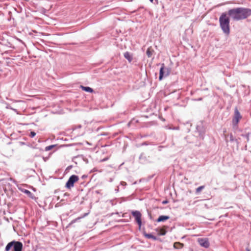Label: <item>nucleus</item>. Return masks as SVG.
I'll use <instances>...</instances> for the list:
<instances>
[{"label": "nucleus", "mask_w": 251, "mask_h": 251, "mask_svg": "<svg viewBox=\"0 0 251 251\" xmlns=\"http://www.w3.org/2000/svg\"><path fill=\"white\" fill-rule=\"evenodd\" d=\"M228 15L235 21L245 19L251 15V10L242 7L233 8L228 11Z\"/></svg>", "instance_id": "obj_1"}, {"label": "nucleus", "mask_w": 251, "mask_h": 251, "mask_svg": "<svg viewBox=\"0 0 251 251\" xmlns=\"http://www.w3.org/2000/svg\"><path fill=\"white\" fill-rule=\"evenodd\" d=\"M226 13H223L219 18V23L223 31L228 35L230 33L229 18Z\"/></svg>", "instance_id": "obj_2"}, {"label": "nucleus", "mask_w": 251, "mask_h": 251, "mask_svg": "<svg viewBox=\"0 0 251 251\" xmlns=\"http://www.w3.org/2000/svg\"><path fill=\"white\" fill-rule=\"evenodd\" d=\"M12 247H13V250L12 251H22L23 245L20 242L13 241L8 243L5 247V251H9Z\"/></svg>", "instance_id": "obj_3"}, {"label": "nucleus", "mask_w": 251, "mask_h": 251, "mask_svg": "<svg viewBox=\"0 0 251 251\" xmlns=\"http://www.w3.org/2000/svg\"><path fill=\"white\" fill-rule=\"evenodd\" d=\"M79 177L77 176L76 175H72L71 176L68 181L66 183V187H67L68 189H70L71 188L73 187L74 185V183L75 182H76L78 181Z\"/></svg>", "instance_id": "obj_4"}, {"label": "nucleus", "mask_w": 251, "mask_h": 251, "mask_svg": "<svg viewBox=\"0 0 251 251\" xmlns=\"http://www.w3.org/2000/svg\"><path fill=\"white\" fill-rule=\"evenodd\" d=\"M170 69L168 68H165L164 64H162V67L160 69L159 79L161 80L163 76H166L170 74Z\"/></svg>", "instance_id": "obj_5"}, {"label": "nucleus", "mask_w": 251, "mask_h": 251, "mask_svg": "<svg viewBox=\"0 0 251 251\" xmlns=\"http://www.w3.org/2000/svg\"><path fill=\"white\" fill-rule=\"evenodd\" d=\"M242 116L241 115L237 108L234 109V115L232 119V124L234 126H237L239 121L241 119Z\"/></svg>", "instance_id": "obj_6"}, {"label": "nucleus", "mask_w": 251, "mask_h": 251, "mask_svg": "<svg viewBox=\"0 0 251 251\" xmlns=\"http://www.w3.org/2000/svg\"><path fill=\"white\" fill-rule=\"evenodd\" d=\"M132 214L135 217L136 222L138 224L139 227H140L142 224L141 213L138 211H132Z\"/></svg>", "instance_id": "obj_7"}, {"label": "nucleus", "mask_w": 251, "mask_h": 251, "mask_svg": "<svg viewBox=\"0 0 251 251\" xmlns=\"http://www.w3.org/2000/svg\"><path fill=\"white\" fill-rule=\"evenodd\" d=\"M198 242L201 247L207 248L209 246L208 239L206 238H198Z\"/></svg>", "instance_id": "obj_8"}, {"label": "nucleus", "mask_w": 251, "mask_h": 251, "mask_svg": "<svg viewBox=\"0 0 251 251\" xmlns=\"http://www.w3.org/2000/svg\"><path fill=\"white\" fill-rule=\"evenodd\" d=\"M168 228V226H164L161 228H157L155 229V231L157 233V234L159 236L165 235L167 231L166 229Z\"/></svg>", "instance_id": "obj_9"}, {"label": "nucleus", "mask_w": 251, "mask_h": 251, "mask_svg": "<svg viewBox=\"0 0 251 251\" xmlns=\"http://www.w3.org/2000/svg\"><path fill=\"white\" fill-rule=\"evenodd\" d=\"M169 218H170V217L168 216L161 215V216H160L158 217V218L156 220V222H164L165 221L168 220Z\"/></svg>", "instance_id": "obj_10"}, {"label": "nucleus", "mask_w": 251, "mask_h": 251, "mask_svg": "<svg viewBox=\"0 0 251 251\" xmlns=\"http://www.w3.org/2000/svg\"><path fill=\"white\" fill-rule=\"evenodd\" d=\"M154 51L151 47H150L148 48L146 53L148 57H151Z\"/></svg>", "instance_id": "obj_11"}, {"label": "nucleus", "mask_w": 251, "mask_h": 251, "mask_svg": "<svg viewBox=\"0 0 251 251\" xmlns=\"http://www.w3.org/2000/svg\"><path fill=\"white\" fill-rule=\"evenodd\" d=\"M124 57L130 62L132 60V57L128 52H126L124 54Z\"/></svg>", "instance_id": "obj_12"}, {"label": "nucleus", "mask_w": 251, "mask_h": 251, "mask_svg": "<svg viewBox=\"0 0 251 251\" xmlns=\"http://www.w3.org/2000/svg\"><path fill=\"white\" fill-rule=\"evenodd\" d=\"M174 247L176 249H181L183 247V244L180 242H175L174 244Z\"/></svg>", "instance_id": "obj_13"}, {"label": "nucleus", "mask_w": 251, "mask_h": 251, "mask_svg": "<svg viewBox=\"0 0 251 251\" xmlns=\"http://www.w3.org/2000/svg\"><path fill=\"white\" fill-rule=\"evenodd\" d=\"M80 88L83 90H84V91H85L86 92H90V93L93 92V90L91 88H90L89 87H85V86L81 85L80 86Z\"/></svg>", "instance_id": "obj_14"}, {"label": "nucleus", "mask_w": 251, "mask_h": 251, "mask_svg": "<svg viewBox=\"0 0 251 251\" xmlns=\"http://www.w3.org/2000/svg\"><path fill=\"white\" fill-rule=\"evenodd\" d=\"M145 236L147 238L152 239L153 240H156L157 239V238L156 236L153 235L151 234H147V233H146V234H145Z\"/></svg>", "instance_id": "obj_15"}, {"label": "nucleus", "mask_w": 251, "mask_h": 251, "mask_svg": "<svg viewBox=\"0 0 251 251\" xmlns=\"http://www.w3.org/2000/svg\"><path fill=\"white\" fill-rule=\"evenodd\" d=\"M205 188L204 186H201L196 189V192L197 193H200L202 190Z\"/></svg>", "instance_id": "obj_16"}, {"label": "nucleus", "mask_w": 251, "mask_h": 251, "mask_svg": "<svg viewBox=\"0 0 251 251\" xmlns=\"http://www.w3.org/2000/svg\"><path fill=\"white\" fill-rule=\"evenodd\" d=\"M55 146V145H54L47 146L45 148V151H50V150H52Z\"/></svg>", "instance_id": "obj_17"}, {"label": "nucleus", "mask_w": 251, "mask_h": 251, "mask_svg": "<svg viewBox=\"0 0 251 251\" xmlns=\"http://www.w3.org/2000/svg\"><path fill=\"white\" fill-rule=\"evenodd\" d=\"M81 218H82V217H78V218L73 220V221H72L70 224H72L73 223H75V222H77V221H78L79 220H80Z\"/></svg>", "instance_id": "obj_18"}, {"label": "nucleus", "mask_w": 251, "mask_h": 251, "mask_svg": "<svg viewBox=\"0 0 251 251\" xmlns=\"http://www.w3.org/2000/svg\"><path fill=\"white\" fill-rule=\"evenodd\" d=\"M36 135V133L34 131H31L30 133L29 136L31 138L34 137Z\"/></svg>", "instance_id": "obj_19"}, {"label": "nucleus", "mask_w": 251, "mask_h": 251, "mask_svg": "<svg viewBox=\"0 0 251 251\" xmlns=\"http://www.w3.org/2000/svg\"><path fill=\"white\" fill-rule=\"evenodd\" d=\"M25 193L27 194H31L30 192L29 191L27 190H25Z\"/></svg>", "instance_id": "obj_20"}, {"label": "nucleus", "mask_w": 251, "mask_h": 251, "mask_svg": "<svg viewBox=\"0 0 251 251\" xmlns=\"http://www.w3.org/2000/svg\"><path fill=\"white\" fill-rule=\"evenodd\" d=\"M168 203V201H164L162 202V203L163 204H166Z\"/></svg>", "instance_id": "obj_21"}, {"label": "nucleus", "mask_w": 251, "mask_h": 251, "mask_svg": "<svg viewBox=\"0 0 251 251\" xmlns=\"http://www.w3.org/2000/svg\"><path fill=\"white\" fill-rule=\"evenodd\" d=\"M151 2H153V0H149Z\"/></svg>", "instance_id": "obj_22"}, {"label": "nucleus", "mask_w": 251, "mask_h": 251, "mask_svg": "<svg viewBox=\"0 0 251 251\" xmlns=\"http://www.w3.org/2000/svg\"><path fill=\"white\" fill-rule=\"evenodd\" d=\"M247 251H250L249 250H248Z\"/></svg>", "instance_id": "obj_23"}]
</instances>
